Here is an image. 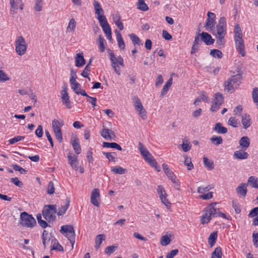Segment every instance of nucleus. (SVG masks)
<instances>
[{
  "mask_svg": "<svg viewBox=\"0 0 258 258\" xmlns=\"http://www.w3.org/2000/svg\"><path fill=\"white\" fill-rule=\"evenodd\" d=\"M76 22L74 19L72 18L70 20L69 25L67 28L68 32L74 31L76 28Z\"/></svg>",
  "mask_w": 258,
  "mask_h": 258,
  "instance_id": "obj_44",
  "label": "nucleus"
},
{
  "mask_svg": "<svg viewBox=\"0 0 258 258\" xmlns=\"http://www.w3.org/2000/svg\"><path fill=\"white\" fill-rule=\"evenodd\" d=\"M252 97L253 102L256 103L258 107V88L255 87L253 88L252 92Z\"/></svg>",
  "mask_w": 258,
  "mask_h": 258,
  "instance_id": "obj_54",
  "label": "nucleus"
},
{
  "mask_svg": "<svg viewBox=\"0 0 258 258\" xmlns=\"http://www.w3.org/2000/svg\"><path fill=\"white\" fill-rule=\"evenodd\" d=\"M54 189H55L53 182L52 181H49L47 186V194L49 195L53 194L54 192Z\"/></svg>",
  "mask_w": 258,
  "mask_h": 258,
  "instance_id": "obj_61",
  "label": "nucleus"
},
{
  "mask_svg": "<svg viewBox=\"0 0 258 258\" xmlns=\"http://www.w3.org/2000/svg\"><path fill=\"white\" fill-rule=\"evenodd\" d=\"M134 106L136 110L139 113V115L143 120L147 118V112L144 108L140 99L136 97L135 98Z\"/></svg>",
  "mask_w": 258,
  "mask_h": 258,
  "instance_id": "obj_8",
  "label": "nucleus"
},
{
  "mask_svg": "<svg viewBox=\"0 0 258 258\" xmlns=\"http://www.w3.org/2000/svg\"><path fill=\"white\" fill-rule=\"evenodd\" d=\"M101 136L107 140H114L116 136L114 132L108 128H103L100 132Z\"/></svg>",
  "mask_w": 258,
  "mask_h": 258,
  "instance_id": "obj_15",
  "label": "nucleus"
},
{
  "mask_svg": "<svg viewBox=\"0 0 258 258\" xmlns=\"http://www.w3.org/2000/svg\"><path fill=\"white\" fill-rule=\"evenodd\" d=\"M224 36L225 35H217L216 38H217V41L216 43L219 46H223L225 43V40H224Z\"/></svg>",
  "mask_w": 258,
  "mask_h": 258,
  "instance_id": "obj_57",
  "label": "nucleus"
},
{
  "mask_svg": "<svg viewBox=\"0 0 258 258\" xmlns=\"http://www.w3.org/2000/svg\"><path fill=\"white\" fill-rule=\"evenodd\" d=\"M242 79V75L241 74L238 73L235 75L232 76L230 78L228 79L227 81L229 82H233L237 85L239 86Z\"/></svg>",
  "mask_w": 258,
  "mask_h": 258,
  "instance_id": "obj_28",
  "label": "nucleus"
},
{
  "mask_svg": "<svg viewBox=\"0 0 258 258\" xmlns=\"http://www.w3.org/2000/svg\"><path fill=\"white\" fill-rule=\"evenodd\" d=\"M244 150L236 151L234 153V157L239 159H245L247 158L248 154L244 151Z\"/></svg>",
  "mask_w": 258,
  "mask_h": 258,
  "instance_id": "obj_27",
  "label": "nucleus"
},
{
  "mask_svg": "<svg viewBox=\"0 0 258 258\" xmlns=\"http://www.w3.org/2000/svg\"><path fill=\"white\" fill-rule=\"evenodd\" d=\"M215 24V21L210 20L209 19L206 20V24L205 25V28L206 29V30H208L209 29H210V30H212L213 28H214Z\"/></svg>",
  "mask_w": 258,
  "mask_h": 258,
  "instance_id": "obj_49",
  "label": "nucleus"
},
{
  "mask_svg": "<svg viewBox=\"0 0 258 258\" xmlns=\"http://www.w3.org/2000/svg\"><path fill=\"white\" fill-rule=\"evenodd\" d=\"M51 250H55L58 251H63V247L56 241H54L52 245H50Z\"/></svg>",
  "mask_w": 258,
  "mask_h": 258,
  "instance_id": "obj_43",
  "label": "nucleus"
},
{
  "mask_svg": "<svg viewBox=\"0 0 258 258\" xmlns=\"http://www.w3.org/2000/svg\"><path fill=\"white\" fill-rule=\"evenodd\" d=\"M10 78L7 77V74L2 70H0V82L9 81Z\"/></svg>",
  "mask_w": 258,
  "mask_h": 258,
  "instance_id": "obj_62",
  "label": "nucleus"
},
{
  "mask_svg": "<svg viewBox=\"0 0 258 258\" xmlns=\"http://www.w3.org/2000/svg\"><path fill=\"white\" fill-rule=\"evenodd\" d=\"M247 185L245 183H241L236 188V191L238 195L245 197L247 193Z\"/></svg>",
  "mask_w": 258,
  "mask_h": 258,
  "instance_id": "obj_23",
  "label": "nucleus"
},
{
  "mask_svg": "<svg viewBox=\"0 0 258 258\" xmlns=\"http://www.w3.org/2000/svg\"><path fill=\"white\" fill-rule=\"evenodd\" d=\"M75 152L77 154H79L81 151V148L78 139H76L71 142Z\"/></svg>",
  "mask_w": 258,
  "mask_h": 258,
  "instance_id": "obj_31",
  "label": "nucleus"
},
{
  "mask_svg": "<svg viewBox=\"0 0 258 258\" xmlns=\"http://www.w3.org/2000/svg\"><path fill=\"white\" fill-rule=\"evenodd\" d=\"M145 160L157 171H160V168L158 167L157 162L152 155H151V157H149L148 159H145Z\"/></svg>",
  "mask_w": 258,
  "mask_h": 258,
  "instance_id": "obj_30",
  "label": "nucleus"
},
{
  "mask_svg": "<svg viewBox=\"0 0 258 258\" xmlns=\"http://www.w3.org/2000/svg\"><path fill=\"white\" fill-rule=\"evenodd\" d=\"M61 99L63 105L66 106L68 109L72 108V103L68 93V87L66 84H64L62 86V90L61 91Z\"/></svg>",
  "mask_w": 258,
  "mask_h": 258,
  "instance_id": "obj_7",
  "label": "nucleus"
},
{
  "mask_svg": "<svg viewBox=\"0 0 258 258\" xmlns=\"http://www.w3.org/2000/svg\"><path fill=\"white\" fill-rule=\"evenodd\" d=\"M20 219V223L23 226L32 228L36 224L35 219L31 215L28 214L26 212H24L21 214Z\"/></svg>",
  "mask_w": 258,
  "mask_h": 258,
  "instance_id": "obj_3",
  "label": "nucleus"
},
{
  "mask_svg": "<svg viewBox=\"0 0 258 258\" xmlns=\"http://www.w3.org/2000/svg\"><path fill=\"white\" fill-rule=\"evenodd\" d=\"M128 36L130 37V39H131L133 44L135 46L136 45H141L142 44V41L140 38L136 35L135 34L132 33L128 35Z\"/></svg>",
  "mask_w": 258,
  "mask_h": 258,
  "instance_id": "obj_32",
  "label": "nucleus"
},
{
  "mask_svg": "<svg viewBox=\"0 0 258 258\" xmlns=\"http://www.w3.org/2000/svg\"><path fill=\"white\" fill-rule=\"evenodd\" d=\"M202 44L199 38V36H195L191 49V54H194L199 51L200 46Z\"/></svg>",
  "mask_w": 258,
  "mask_h": 258,
  "instance_id": "obj_18",
  "label": "nucleus"
},
{
  "mask_svg": "<svg viewBox=\"0 0 258 258\" xmlns=\"http://www.w3.org/2000/svg\"><path fill=\"white\" fill-rule=\"evenodd\" d=\"M243 37V35L239 24H236L234 29V37Z\"/></svg>",
  "mask_w": 258,
  "mask_h": 258,
  "instance_id": "obj_42",
  "label": "nucleus"
},
{
  "mask_svg": "<svg viewBox=\"0 0 258 258\" xmlns=\"http://www.w3.org/2000/svg\"><path fill=\"white\" fill-rule=\"evenodd\" d=\"M238 86H239L237 85L233 82H231L226 81L224 83L225 89L227 92L230 93L234 92V91L238 88Z\"/></svg>",
  "mask_w": 258,
  "mask_h": 258,
  "instance_id": "obj_17",
  "label": "nucleus"
},
{
  "mask_svg": "<svg viewBox=\"0 0 258 258\" xmlns=\"http://www.w3.org/2000/svg\"><path fill=\"white\" fill-rule=\"evenodd\" d=\"M222 256V249L220 247H217L212 252L211 258H221Z\"/></svg>",
  "mask_w": 258,
  "mask_h": 258,
  "instance_id": "obj_38",
  "label": "nucleus"
},
{
  "mask_svg": "<svg viewBox=\"0 0 258 258\" xmlns=\"http://www.w3.org/2000/svg\"><path fill=\"white\" fill-rule=\"evenodd\" d=\"M15 46L16 52L18 55L22 56L25 53L27 45L23 36H19L17 37L15 42Z\"/></svg>",
  "mask_w": 258,
  "mask_h": 258,
  "instance_id": "obj_5",
  "label": "nucleus"
},
{
  "mask_svg": "<svg viewBox=\"0 0 258 258\" xmlns=\"http://www.w3.org/2000/svg\"><path fill=\"white\" fill-rule=\"evenodd\" d=\"M172 84V78L171 77L166 83L165 85L163 86L161 90L160 96L163 97L164 96L169 90L170 87Z\"/></svg>",
  "mask_w": 258,
  "mask_h": 258,
  "instance_id": "obj_25",
  "label": "nucleus"
},
{
  "mask_svg": "<svg viewBox=\"0 0 258 258\" xmlns=\"http://www.w3.org/2000/svg\"><path fill=\"white\" fill-rule=\"evenodd\" d=\"M42 239L44 248H45L46 246H48L50 243L51 244V245H52L54 241L55 242V241H56V238L51 236V234H49L45 230L43 232Z\"/></svg>",
  "mask_w": 258,
  "mask_h": 258,
  "instance_id": "obj_11",
  "label": "nucleus"
},
{
  "mask_svg": "<svg viewBox=\"0 0 258 258\" xmlns=\"http://www.w3.org/2000/svg\"><path fill=\"white\" fill-rule=\"evenodd\" d=\"M70 83L71 86V88L73 90L74 92L77 94H79V92L81 90V86L80 84L78 83L76 81L74 82L73 81V82Z\"/></svg>",
  "mask_w": 258,
  "mask_h": 258,
  "instance_id": "obj_35",
  "label": "nucleus"
},
{
  "mask_svg": "<svg viewBox=\"0 0 258 258\" xmlns=\"http://www.w3.org/2000/svg\"><path fill=\"white\" fill-rule=\"evenodd\" d=\"M43 0H35L34 9L37 12H40L42 10Z\"/></svg>",
  "mask_w": 258,
  "mask_h": 258,
  "instance_id": "obj_51",
  "label": "nucleus"
},
{
  "mask_svg": "<svg viewBox=\"0 0 258 258\" xmlns=\"http://www.w3.org/2000/svg\"><path fill=\"white\" fill-rule=\"evenodd\" d=\"M137 8L142 11H146L149 9L144 0H139L137 4Z\"/></svg>",
  "mask_w": 258,
  "mask_h": 258,
  "instance_id": "obj_37",
  "label": "nucleus"
},
{
  "mask_svg": "<svg viewBox=\"0 0 258 258\" xmlns=\"http://www.w3.org/2000/svg\"><path fill=\"white\" fill-rule=\"evenodd\" d=\"M105 236L104 234H99L96 237L95 247L96 249L99 248L103 240H105Z\"/></svg>",
  "mask_w": 258,
  "mask_h": 258,
  "instance_id": "obj_33",
  "label": "nucleus"
},
{
  "mask_svg": "<svg viewBox=\"0 0 258 258\" xmlns=\"http://www.w3.org/2000/svg\"><path fill=\"white\" fill-rule=\"evenodd\" d=\"M217 203H212L205 209V214L201 217V223L204 225L208 223L213 217H217V208L215 207Z\"/></svg>",
  "mask_w": 258,
  "mask_h": 258,
  "instance_id": "obj_1",
  "label": "nucleus"
},
{
  "mask_svg": "<svg viewBox=\"0 0 258 258\" xmlns=\"http://www.w3.org/2000/svg\"><path fill=\"white\" fill-rule=\"evenodd\" d=\"M204 164L206 167L210 170H212L214 167V163L212 161L209 160L207 157L203 158Z\"/></svg>",
  "mask_w": 258,
  "mask_h": 258,
  "instance_id": "obj_40",
  "label": "nucleus"
},
{
  "mask_svg": "<svg viewBox=\"0 0 258 258\" xmlns=\"http://www.w3.org/2000/svg\"><path fill=\"white\" fill-rule=\"evenodd\" d=\"M70 200L69 198H68L66 200V202L64 205L61 206L60 208H59L58 212L57 213V215L59 216H62L64 215L68 209L70 205Z\"/></svg>",
  "mask_w": 258,
  "mask_h": 258,
  "instance_id": "obj_26",
  "label": "nucleus"
},
{
  "mask_svg": "<svg viewBox=\"0 0 258 258\" xmlns=\"http://www.w3.org/2000/svg\"><path fill=\"white\" fill-rule=\"evenodd\" d=\"M94 6L95 11V14L97 15V16L103 14V10L101 8L100 4L97 1H94Z\"/></svg>",
  "mask_w": 258,
  "mask_h": 258,
  "instance_id": "obj_39",
  "label": "nucleus"
},
{
  "mask_svg": "<svg viewBox=\"0 0 258 258\" xmlns=\"http://www.w3.org/2000/svg\"><path fill=\"white\" fill-rule=\"evenodd\" d=\"M217 232H214L211 233L208 238V243L210 247H213L217 240Z\"/></svg>",
  "mask_w": 258,
  "mask_h": 258,
  "instance_id": "obj_34",
  "label": "nucleus"
},
{
  "mask_svg": "<svg viewBox=\"0 0 258 258\" xmlns=\"http://www.w3.org/2000/svg\"><path fill=\"white\" fill-rule=\"evenodd\" d=\"M184 164L187 166L188 170H190L194 168V165L191 161V159L189 158L187 156H184Z\"/></svg>",
  "mask_w": 258,
  "mask_h": 258,
  "instance_id": "obj_52",
  "label": "nucleus"
},
{
  "mask_svg": "<svg viewBox=\"0 0 258 258\" xmlns=\"http://www.w3.org/2000/svg\"><path fill=\"white\" fill-rule=\"evenodd\" d=\"M12 167L14 170L15 171H19L21 174H26L27 173V170L23 168L21 166H19L17 164H13L12 165Z\"/></svg>",
  "mask_w": 258,
  "mask_h": 258,
  "instance_id": "obj_60",
  "label": "nucleus"
},
{
  "mask_svg": "<svg viewBox=\"0 0 258 258\" xmlns=\"http://www.w3.org/2000/svg\"><path fill=\"white\" fill-rule=\"evenodd\" d=\"M61 233H65L68 237V240L70 241L72 246L73 248L75 242V232L73 226L71 225H62L60 230Z\"/></svg>",
  "mask_w": 258,
  "mask_h": 258,
  "instance_id": "obj_4",
  "label": "nucleus"
},
{
  "mask_svg": "<svg viewBox=\"0 0 258 258\" xmlns=\"http://www.w3.org/2000/svg\"><path fill=\"white\" fill-rule=\"evenodd\" d=\"M210 55L214 57L221 58L223 56L222 52L218 49H212L210 51Z\"/></svg>",
  "mask_w": 258,
  "mask_h": 258,
  "instance_id": "obj_46",
  "label": "nucleus"
},
{
  "mask_svg": "<svg viewBox=\"0 0 258 258\" xmlns=\"http://www.w3.org/2000/svg\"><path fill=\"white\" fill-rule=\"evenodd\" d=\"M210 141L212 144L216 146H218L223 143V139L221 136H213L210 138Z\"/></svg>",
  "mask_w": 258,
  "mask_h": 258,
  "instance_id": "obj_36",
  "label": "nucleus"
},
{
  "mask_svg": "<svg viewBox=\"0 0 258 258\" xmlns=\"http://www.w3.org/2000/svg\"><path fill=\"white\" fill-rule=\"evenodd\" d=\"M248 183L254 188H258V183L257 179L254 176H250L248 179Z\"/></svg>",
  "mask_w": 258,
  "mask_h": 258,
  "instance_id": "obj_45",
  "label": "nucleus"
},
{
  "mask_svg": "<svg viewBox=\"0 0 258 258\" xmlns=\"http://www.w3.org/2000/svg\"><path fill=\"white\" fill-rule=\"evenodd\" d=\"M117 246L115 245H111L107 246L105 249V252L109 255L112 254L114 251L117 249Z\"/></svg>",
  "mask_w": 258,
  "mask_h": 258,
  "instance_id": "obj_58",
  "label": "nucleus"
},
{
  "mask_svg": "<svg viewBox=\"0 0 258 258\" xmlns=\"http://www.w3.org/2000/svg\"><path fill=\"white\" fill-rule=\"evenodd\" d=\"M228 123L229 125L234 127H237L239 122L237 119H235L234 117H231L229 119Z\"/></svg>",
  "mask_w": 258,
  "mask_h": 258,
  "instance_id": "obj_55",
  "label": "nucleus"
},
{
  "mask_svg": "<svg viewBox=\"0 0 258 258\" xmlns=\"http://www.w3.org/2000/svg\"><path fill=\"white\" fill-rule=\"evenodd\" d=\"M111 171L115 174H124L126 170L120 166H116L111 169Z\"/></svg>",
  "mask_w": 258,
  "mask_h": 258,
  "instance_id": "obj_47",
  "label": "nucleus"
},
{
  "mask_svg": "<svg viewBox=\"0 0 258 258\" xmlns=\"http://www.w3.org/2000/svg\"><path fill=\"white\" fill-rule=\"evenodd\" d=\"M171 241L170 239L167 236V235H164L162 236L160 241V243L163 246H166L168 245Z\"/></svg>",
  "mask_w": 258,
  "mask_h": 258,
  "instance_id": "obj_56",
  "label": "nucleus"
},
{
  "mask_svg": "<svg viewBox=\"0 0 258 258\" xmlns=\"http://www.w3.org/2000/svg\"><path fill=\"white\" fill-rule=\"evenodd\" d=\"M98 40H99V47L100 51L101 52H103L104 51V50H105L104 44L105 43V40L101 35H100L99 36Z\"/></svg>",
  "mask_w": 258,
  "mask_h": 258,
  "instance_id": "obj_48",
  "label": "nucleus"
},
{
  "mask_svg": "<svg viewBox=\"0 0 258 258\" xmlns=\"http://www.w3.org/2000/svg\"><path fill=\"white\" fill-rule=\"evenodd\" d=\"M110 161L115 162V152H103L102 153Z\"/></svg>",
  "mask_w": 258,
  "mask_h": 258,
  "instance_id": "obj_53",
  "label": "nucleus"
},
{
  "mask_svg": "<svg viewBox=\"0 0 258 258\" xmlns=\"http://www.w3.org/2000/svg\"><path fill=\"white\" fill-rule=\"evenodd\" d=\"M236 50L242 56L245 55L244 44L242 37H234Z\"/></svg>",
  "mask_w": 258,
  "mask_h": 258,
  "instance_id": "obj_12",
  "label": "nucleus"
},
{
  "mask_svg": "<svg viewBox=\"0 0 258 258\" xmlns=\"http://www.w3.org/2000/svg\"><path fill=\"white\" fill-rule=\"evenodd\" d=\"M11 181L13 183L19 187H22L23 186V182L20 181L17 177L12 178Z\"/></svg>",
  "mask_w": 258,
  "mask_h": 258,
  "instance_id": "obj_63",
  "label": "nucleus"
},
{
  "mask_svg": "<svg viewBox=\"0 0 258 258\" xmlns=\"http://www.w3.org/2000/svg\"><path fill=\"white\" fill-rule=\"evenodd\" d=\"M212 188V187L211 185H208L205 187L200 186L198 188V192L200 194H204Z\"/></svg>",
  "mask_w": 258,
  "mask_h": 258,
  "instance_id": "obj_64",
  "label": "nucleus"
},
{
  "mask_svg": "<svg viewBox=\"0 0 258 258\" xmlns=\"http://www.w3.org/2000/svg\"><path fill=\"white\" fill-rule=\"evenodd\" d=\"M97 19L99 21V22L100 23V26L102 27V26L106 25L108 24V22L107 21V19L104 15H103V14L101 15H99L98 16Z\"/></svg>",
  "mask_w": 258,
  "mask_h": 258,
  "instance_id": "obj_50",
  "label": "nucleus"
},
{
  "mask_svg": "<svg viewBox=\"0 0 258 258\" xmlns=\"http://www.w3.org/2000/svg\"><path fill=\"white\" fill-rule=\"evenodd\" d=\"M69 164L71 165L73 169L77 170L78 169V157L75 155H72L70 152L68 155Z\"/></svg>",
  "mask_w": 258,
  "mask_h": 258,
  "instance_id": "obj_16",
  "label": "nucleus"
},
{
  "mask_svg": "<svg viewBox=\"0 0 258 258\" xmlns=\"http://www.w3.org/2000/svg\"><path fill=\"white\" fill-rule=\"evenodd\" d=\"M224 101V98L222 94L217 93L214 95V99L213 100L210 110L212 112L217 111L222 104Z\"/></svg>",
  "mask_w": 258,
  "mask_h": 258,
  "instance_id": "obj_6",
  "label": "nucleus"
},
{
  "mask_svg": "<svg viewBox=\"0 0 258 258\" xmlns=\"http://www.w3.org/2000/svg\"><path fill=\"white\" fill-rule=\"evenodd\" d=\"M25 138L24 136H18L9 140L10 145L14 144L16 142L20 141Z\"/></svg>",
  "mask_w": 258,
  "mask_h": 258,
  "instance_id": "obj_59",
  "label": "nucleus"
},
{
  "mask_svg": "<svg viewBox=\"0 0 258 258\" xmlns=\"http://www.w3.org/2000/svg\"><path fill=\"white\" fill-rule=\"evenodd\" d=\"M196 36H199L200 41H203L207 45L213 44L215 39H213L211 35L207 32H203L202 33H198Z\"/></svg>",
  "mask_w": 258,
  "mask_h": 258,
  "instance_id": "obj_13",
  "label": "nucleus"
},
{
  "mask_svg": "<svg viewBox=\"0 0 258 258\" xmlns=\"http://www.w3.org/2000/svg\"><path fill=\"white\" fill-rule=\"evenodd\" d=\"M60 123L58 120L54 119L52 121V127L54 133L61 131L59 126Z\"/></svg>",
  "mask_w": 258,
  "mask_h": 258,
  "instance_id": "obj_41",
  "label": "nucleus"
},
{
  "mask_svg": "<svg viewBox=\"0 0 258 258\" xmlns=\"http://www.w3.org/2000/svg\"><path fill=\"white\" fill-rule=\"evenodd\" d=\"M11 5L10 12L13 17L17 13L19 7L20 10L23 9L24 4L21 0H10Z\"/></svg>",
  "mask_w": 258,
  "mask_h": 258,
  "instance_id": "obj_10",
  "label": "nucleus"
},
{
  "mask_svg": "<svg viewBox=\"0 0 258 258\" xmlns=\"http://www.w3.org/2000/svg\"><path fill=\"white\" fill-rule=\"evenodd\" d=\"M239 143L240 146H241V149L243 150H246L250 145L249 139L247 137H242L239 141Z\"/></svg>",
  "mask_w": 258,
  "mask_h": 258,
  "instance_id": "obj_24",
  "label": "nucleus"
},
{
  "mask_svg": "<svg viewBox=\"0 0 258 258\" xmlns=\"http://www.w3.org/2000/svg\"><path fill=\"white\" fill-rule=\"evenodd\" d=\"M241 123L243 125V128L245 130H246L248 127H249L251 124V122L250 118V115L248 114H244L243 115L241 116Z\"/></svg>",
  "mask_w": 258,
  "mask_h": 258,
  "instance_id": "obj_22",
  "label": "nucleus"
},
{
  "mask_svg": "<svg viewBox=\"0 0 258 258\" xmlns=\"http://www.w3.org/2000/svg\"><path fill=\"white\" fill-rule=\"evenodd\" d=\"M213 131L220 134H225L227 133V128L222 126L220 122L216 123L213 128Z\"/></svg>",
  "mask_w": 258,
  "mask_h": 258,
  "instance_id": "obj_21",
  "label": "nucleus"
},
{
  "mask_svg": "<svg viewBox=\"0 0 258 258\" xmlns=\"http://www.w3.org/2000/svg\"><path fill=\"white\" fill-rule=\"evenodd\" d=\"M113 21L117 26L118 28L120 30H122L124 28L123 23L120 21V16L118 12H116L115 14H113L112 15Z\"/></svg>",
  "mask_w": 258,
  "mask_h": 258,
  "instance_id": "obj_19",
  "label": "nucleus"
},
{
  "mask_svg": "<svg viewBox=\"0 0 258 258\" xmlns=\"http://www.w3.org/2000/svg\"><path fill=\"white\" fill-rule=\"evenodd\" d=\"M116 33V39L118 42V47L120 49L124 50L125 49V43L122 38L121 33L119 32L115 31Z\"/></svg>",
  "mask_w": 258,
  "mask_h": 258,
  "instance_id": "obj_29",
  "label": "nucleus"
},
{
  "mask_svg": "<svg viewBox=\"0 0 258 258\" xmlns=\"http://www.w3.org/2000/svg\"><path fill=\"white\" fill-rule=\"evenodd\" d=\"M217 35H225L226 34V21L224 17L220 18L216 26Z\"/></svg>",
  "mask_w": 258,
  "mask_h": 258,
  "instance_id": "obj_9",
  "label": "nucleus"
},
{
  "mask_svg": "<svg viewBox=\"0 0 258 258\" xmlns=\"http://www.w3.org/2000/svg\"><path fill=\"white\" fill-rule=\"evenodd\" d=\"M98 200H100L99 190L98 188H94L91 192V203L93 205L98 207L100 205Z\"/></svg>",
  "mask_w": 258,
  "mask_h": 258,
  "instance_id": "obj_14",
  "label": "nucleus"
},
{
  "mask_svg": "<svg viewBox=\"0 0 258 258\" xmlns=\"http://www.w3.org/2000/svg\"><path fill=\"white\" fill-rule=\"evenodd\" d=\"M44 218L48 222L53 221L55 219V214L57 212L56 205H47L44 206L42 210Z\"/></svg>",
  "mask_w": 258,
  "mask_h": 258,
  "instance_id": "obj_2",
  "label": "nucleus"
},
{
  "mask_svg": "<svg viewBox=\"0 0 258 258\" xmlns=\"http://www.w3.org/2000/svg\"><path fill=\"white\" fill-rule=\"evenodd\" d=\"M86 63V60L84 58L83 53H77L75 56V63L77 67H82Z\"/></svg>",
  "mask_w": 258,
  "mask_h": 258,
  "instance_id": "obj_20",
  "label": "nucleus"
}]
</instances>
